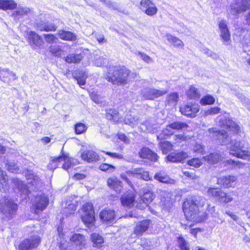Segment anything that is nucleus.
Here are the masks:
<instances>
[{"label": "nucleus", "mask_w": 250, "mask_h": 250, "mask_svg": "<svg viewBox=\"0 0 250 250\" xmlns=\"http://www.w3.org/2000/svg\"><path fill=\"white\" fill-rule=\"evenodd\" d=\"M221 190L218 188H210L208 189L207 194L208 197L216 198Z\"/></svg>", "instance_id": "nucleus-52"}, {"label": "nucleus", "mask_w": 250, "mask_h": 250, "mask_svg": "<svg viewBox=\"0 0 250 250\" xmlns=\"http://www.w3.org/2000/svg\"><path fill=\"white\" fill-rule=\"evenodd\" d=\"M221 109L218 107H211L206 112V115H213L220 112Z\"/></svg>", "instance_id": "nucleus-58"}, {"label": "nucleus", "mask_w": 250, "mask_h": 250, "mask_svg": "<svg viewBox=\"0 0 250 250\" xmlns=\"http://www.w3.org/2000/svg\"><path fill=\"white\" fill-rule=\"evenodd\" d=\"M142 158L147 159L152 161H156L158 159L157 154L147 147H143L139 152Z\"/></svg>", "instance_id": "nucleus-23"}, {"label": "nucleus", "mask_w": 250, "mask_h": 250, "mask_svg": "<svg viewBox=\"0 0 250 250\" xmlns=\"http://www.w3.org/2000/svg\"><path fill=\"white\" fill-rule=\"evenodd\" d=\"M219 125L222 127H227L235 133H238L240 130V127L229 118L221 119L219 121Z\"/></svg>", "instance_id": "nucleus-15"}, {"label": "nucleus", "mask_w": 250, "mask_h": 250, "mask_svg": "<svg viewBox=\"0 0 250 250\" xmlns=\"http://www.w3.org/2000/svg\"><path fill=\"white\" fill-rule=\"evenodd\" d=\"M237 177L235 176L228 175L221 177L218 179V183L225 188L233 187L235 185Z\"/></svg>", "instance_id": "nucleus-22"}, {"label": "nucleus", "mask_w": 250, "mask_h": 250, "mask_svg": "<svg viewBox=\"0 0 250 250\" xmlns=\"http://www.w3.org/2000/svg\"><path fill=\"white\" fill-rule=\"evenodd\" d=\"M31 209L34 211V213H38L47 207L49 199L44 193H42L35 196L31 201Z\"/></svg>", "instance_id": "nucleus-7"}, {"label": "nucleus", "mask_w": 250, "mask_h": 250, "mask_svg": "<svg viewBox=\"0 0 250 250\" xmlns=\"http://www.w3.org/2000/svg\"><path fill=\"white\" fill-rule=\"evenodd\" d=\"M250 8V0H238L230 5V9L228 12L229 15L234 16L241 12L246 11Z\"/></svg>", "instance_id": "nucleus-8"}, {"label": "nucleus", "mask_w": 250, "mask_h": 250, "mask_svg": "<svg viewBox=\"0 0 250 250\" xmlns=\"http://www.w3.org/2000/svg\"><path fill=\"white\" fill-rule=\"evenodd\" d=\"M205 161L208 163L214 164L222 161L224 158V154L219 153H211L208 155L204 157Z\"/></svg>", "instance_id": "nucleus-26"}, {"label": "nucleus", "mask_w": 250, "mask_h": 250, "mask_svg": "<svg viewBox=\"0 0 250 250\" xmlns=\"http://www.w3.org/2000/svg\"><path fill=\"white\" fill-rule=\"evenodd\" d=\"M63 158L61 156L53 158L50 163L48 165V167L50 169L54 170L58 167L60 163H61V160H62Z\"/></svg>", "instance_id": "nucleus-49"}, {"label": "nucleus", "mask_w": 250, "mask_h": 250, "mask_svg": "<svg viewBox=\"0 0 250 250\" xmlns=\"http://www.w3.org/2000/svg\"><path fill=\"white\" fill-rule=\"evenodd\" d=\"M15 74L8 69L0 67V78L4 82L15 79Z\"/></svg>", "instance_id": "nucleus-30"}, {"label": "nucleus", "mask_w": 250, "mask_h": 250, "mask_svg": "<svg viewBox=\"0 0 250 250\" xmlns=\"http://www.w3.org/2000/svg\"><path fill=\"white\" fill-rule=\"evenodd\" d=\"M150 223V222L149 220L139 222L134 228L133 233L132 234V237H133V235H136L137 237L142 236L147 230Z\"/></svg>", "instance_id": "nucleus-16"}, {"label": "nucleus", "mask_w": 250, "mask_h": 250, "mask_svg": "<svg viewBox=\"0 0 250 250\" xmlns=\"http://www.w3.org/2000/svg\"><path fill=\"white\" fill-rule=\"evenodd\" d=\"M163 85L164 87L160 89L150 87L145 88L142 90L141 94L144 99L153 100L165 95L168 92L169 85L167 82H163Z\"/></svg>", "instance_id": "nucleus-4"}, {"label": "nucleus", "mask_w": 250, "mask_h": 250, "mask_svg": "<svg viewBox=\"0 0 250 250\" xmlns=\"http://www.w3.org/2000/svg\"><path fill=\"white\" fill-rule=\"evenodd\" d=\"M74 129L76 134H81L86 132L87 126L83 123H77L74 126Z\"/></svg>", "instance_id": "nucleus-45"}, {"label": "nucleus", "mask_w": 250, "mask_h": 250, "mask_svg": "<svg viewBox=\"0 0 250 250\" xmlns=\"http://www.w3.org/2000/svg\"><path fill=\"white\" fill-rule=\"evenodd\" d=\"M199 105L197 104H187L180 108L182 114L190 117H194L199 111Z\"/></svg>", "instance_id": "nucleus-17"}, {"label": "nucleus", "mask_w": 250, "mask_h": 250, "mask_svg": "<svg viewBox=\"0 0 250 250\" xmlns=\"http://www.w3.org/2000/svg\"><path fill=\"white\" fill-rule=\"evenodd\" d=\"M121 201L123 206L132 207L135 202L134 193L132 191H127L121 197Z\"/></svg>", "instance_id": "nucleus-18"}, {"label": "nucleus", "mask_w": 250, "mask_h": 250, "mask_svg": "<svg viewBox=\"0 0 250 250\" xmlns=\"http://www.w3.org/2000/svg\"><path fill=\"white\" fill-rule=\"evenodd\" d=\"M166 37L167 40L175 47H183L184 45V43L181 40L169 34H167L166 35Z\"/></svg>", "instance_id": "nucleus-37"}, {"label": "nucleus", "mask_w": 250, "mask_h": 250, "mask_svg": "<svg viewBox=\"0 0 250 250\" xmlns=\"http://www.w3.org/2000/svg\"><path fill=\"white\" fill-rule=\"evenodd\" d=\"M40 238L38 236H33L25 239L21 242L18 250H31L38 247L40 243Z\"/></svg>", "instance_id": "nucleus-9"}, {"label": "nucleus", "mask_w": 250, "mask_h": 250, "mask_svg": "<svg viewBox=\"0 0 250 250\" xmlns=\"http://www.w3.org/2000/svg\"><path fill=\"white\" fill-rule=\"evenodd\" d=\"M26 179L28 180V183L32 185L33 186H37L39 184L40 179L33 173L29 172V174L26 175Z\"/></svg>", "instance_id": "nucleus-44"}, {"label": "nucleus", "mask_w": 250, "mask_h": 250, "mask_svg": "<svg viewBox=\"0 0 250 250\" xmlns=\"http://www.w3.org/2000/svg\"><path fill=\"white\" fill-rule=\"evenodd\" d=\"M64 208V213L67 215L74 213L77 208L76 205L73 203H69L67 207L65 206Z\"/></svg>", "instance_id": "nucleus-53"}, {"label": "nucleus", "mask_w": 250, "mask_h": 250, "mask_svg": "<svg viewBox=\"0 0 250 250\" xmlns=\"http://www.w3.org/2000/svg\"><path fill=\"white\" fill-rule=\"evenodd\" d=\"M237 96L243 102L247 108L249 110H250V101H249L248 99H246L245 97H243L241 94H238Z\"/></svg>", "instance_id": "nucleus-63"}, {"label": "nucleus", "mask_w": 250, "mask_h": 250, "mask_svg": "<svg viewBox=\"0 0 250 250\" xmlns=\"http://www.w3.org/2000/svg\"><path fill=\"white\" fill-rule=\"evenodd\" d=\"M187 96L190 99H198L200 95L198 89L193 86H191L187 92Z\"/></svg>", "instance_id": "nucleus-39"}, {"label": "nucleus", "mask_w": 250, "mask_h": 250, "mask_svg": "<svg viewBox=\"0 0 250 250\" xmlns=\"http://www.w3.org/2000/svg\"><path fill=\"white\" fill-rule=\"evenodd\" d=\"M61 157H62L61 162H63L62 168L64 169L68 170L72 167L78 164V161L72 158H69L67 154H62Z\"/></svg>", "instance_id": "nucleus-24"}, {"label": "nucleus", "mask_w": 250, "mask_h": 250, "mask_svg": "<svg viewBox=\"0 0 250 250\" xmlns=\"http://www.w3.org/2000/svg\"><path fill=\"white\" fill-rule=\"evenodd\" d=\"M94 247H100L104 242L103 238L98 233H93L91 236Z\"/></svg>", "instance_id": "nucleus-40"}, {"label": "nucleus", "mask_w": 250, "mask_h": 250, "mask_svg": "<svg viewBox=\"0 0 250 250\" xmlns=\"http://www.w3.org/2000/svg\"><path fill=\"white\" fill-rule=\"evenodd\" d=\"M73 76L80 86L85 85V80L87 76L84 71L83 70L76 71L73 73Z\"/></svg>", "instance_id": "nucleus-29"}, {"label": "nucleus", "mask_w": 250, "mask_h": 250, "mask_svg": "<svg viewBox=\"0 0 250 250\" xmlns=\"http://www.w3.org/2000/svg\"><path fill=\"white\" fill-rule=\"evenodd\" d=\"M100 217L104 222L112 223L115 221L116 215L114 210L105 208L100 212Z\"/></svg>", "instance_id": "nucleus-19"}, {"label": "nucleus", "mask_w": 250, "mask_h": 250, "mask_svg": "<svg viewBox=\"0 0 250 250\" xmlns=\"http://www.w3.org/2000/svg\"><path fill=\"white\" fill-rule=\"evenodd\" d=\"M81 219L86 226L92 225L95 221V213L93 205L90 203L84 204L82 207Z\"/></svg>", "instance_id": "nucleus-6"}, {"label": "nucleus", "mask_w": 250, "mask_h": 250, "mask_svg": "<svg viewBox=\"0 0 250 250\" xmlns=\"http://www.w3.org/2000/svg\"><path fill=\"white\" fill-rule=\"evenodd\" d=\"M82 158L88 162H95L99 160V156L93 150L84 151L81 154Z\"/></svg>", "instance_id": "nucleus-28"}, {"label": "nucleus", "mask_w": 250, "mask_h": 250, "mask_svg": "<svg viewBox=\"0 0 250 250\" xmlns=\"http://www.w3.org/2000/svg\"><path fill=\"white\" fill-rule=\"evenodd\" d=\"M17 209V205L12 200L9 199H4L3 202L0 204V210L2 213V218L4 220H9L16 212Z\"/></svg>", "instance_id": "nucleus-5"}, {"label": "nucleus", "mask_w": 250, "mask_h": 250, "mask_svg": "<svg viewBox=\"0 0 250 250\" xmlns=\"http://www.w3.org/2000/svg\"><path fill=\"white\" fill-rule=\"evenodd\" d=\"M178 98L179 96L178 93L173 92L167 95L166 102L167 104L172 106H175L177 104Z\"/></svg>", "instance_id": "nucleus-42"}, {"label": "nucleus", "mask_w": 250, "mask_h": 250, "mask_svg": "<svg viewBox=\"0 0 250 250\" xmlns=\"http://www.w3.org/2000/svg\"><path fill=\"white\" fill-rule=\"evenodd\" d=\"M225 165L231 166L232 168H242L244 167V164L239 161H234L231 159L227 160L224 162Z\"/></svg>", "instance_id": "nucleus-47"}, {"label": "nucleus", "mask_w": 250, "mask_h": 250, "mask_svg": "<svg viewBox=\"0 0 250 250\" xmlns=\"http://www.w3.org/2000/svg\"><path fill=\"white\" fill-rule=\"evenodd\" d=\"M135 54L139 56L141 59L147 63L153 62V60L145 53L138 52L137 54L136 53Z\"/></svg>", "instance_id": "nucleus-57"}, {"label": "nucleus", "mask_w": 250, "mask_h": 250, "mask_svg": "<svg viewBox=\"0 0 250 250\" xmlns=\"http://www.w3.org/2000/svg\"><path fill=\"white\" fill-rule=\"evenodd\" d=\"M233 200V197L226 193H224V195L223 196L221 200V203L228 204L231 202Z\"/></svg>", "instance_id": "nucleus-60"}, {"label": "nucleus", "mask_w": 250, "mask_h": 250, "mask_svg": "<svg viewBox=\"0 0 250 250\" xmlns=\"http://www.w3.org/2000/svg\"><path fill=\"white\" fill-rule=\"evenodd\" d=\"M27 42L33 49L40 47L43 44V41L41 36L34 31L27 33Z\"/></svg>", "instance_id": "nucleus-11"}, {"label": "nucleus", "mask_w": 250, "mask_h": 250, "mask_svg": "<svg viewBox=\"0 0 250 250\" xmlns=\"http://www.w3.org/2000/svg\"><path fill=\"white\" fill-rule=\"evenodd\" d=\"M99 168L107 173L113 172L115 170V167L113 166L107 164H103L101 165L99 167Z\"/></svg>", "instance_id": "nucleus-54"}, {"label": "nucleus", "mask_w": 250, "mask_h": 250, "mask_svg": "<svg viewBox=\"0 0 250 250\" xmlns=\"http://www.w3.org/2000/svg\"><path fill=\"white\" fill-rule=\"evenodd\" d=\"M194 207L185 202L183 204V211L185 215L188 220L192 222H200L205 218L204 213L200 211L199 209Z\"/></svg>", "instance_id": "nucleus-3"}, {"label": "nucleus", "mask_w": 250, "mask_h": 250, "mask_svg": "<svg viewBox=\"0 0 250 250\" xmlns=\"http://www.w3.org/2000/svg\"><path fill=\"white\" fill-rule=\"evenodd\" d=\"M37 27L41 31H54L57 29V26L53 23L43 21H40L37 23Z\"/></svg>", "instance_id": "nucleus-27"}, {"label": "nucleus", "mask_w": 250, "mask_h": 250, "mask_svg": "<svg viewBox=\"0 0 250 250\" xmlns=\"http://www.w3.org/2000/svg\"><path fill=\"white\" fill-rule=\"evenodd\" d=\"M70 240L72 245L77 250L82 249L85 245L84 236L81 234H74L70 238Z\"/></svg>", "instance_id": "nucleus-20"}, {"label": "nucleus", "mask_w": 250, "mask_h": 250, "mask_svg": "<svg viewBox=\"0 0 250 250\" xmlns=\"http://www.w3.org/2000/svg\"><path fill=\"white\" fill-rule=\"evenodd\" d=\"M129 74L128 69L125 67H110L106 79L114 84H125Z\"/></svg>", "instance_id": "nucleus-2"}, {"label": "nucleus", "mask_w": 250, "mask_h": 250, "mask_svg": "<svg viewBox=\"0 0 250 250\" xmlns=\"http://www.w3.org/2000/svg\"><path fill=\"white\" fill-rule=\"evenodd\" d=\"M82 56L80 54H70L64 58V60L68 63H78L81 61Z\"/></svg>", "instance_id": "nucleus-35"}, {"label": "nucleus", "mask_w": 250, "mask_h": 250, "mask_svg": "<svg viewBox=\"0 0 250 250\" xmlns=\"http://www.w3.org/2000/svg\"><path fill=\"white\" fill-rule=\"evenodd\" d=\"M9 189L8 177L0 169V190L6 192Z\"/></svg>", "instance_id": "nucleus-32"}, {"label": "nucleus", "mask_w": 250, "mask_h": 250, "mask_svg": "<svg viewBox=\"0 0 250 250\" xmlns=\"http://www.w3.org/2000/svg\"><path fill=\"white\" fill-rule=\"evenodd\" d=\"M141 9L148 16H153L157 12L155 4L150 0H142L140 2Z\"/></svg>", "instance_id": "nucleus-13"}, {"label": "nucleus", "mask_w": 250, "mask_h": 250, "mask_svg": "<svg viewBox=\"0 0 250 250\" xmlns=\"http://www.w3.org/2000/svg\"><path fill=\"white\" fill-rule=\"evenodd\" d=\"M141 129L143 131H146L148 132L153 133L156 130V127L147 124V123H146V124H142L141 126Z\"/></svg>", "instance_id": "nucleus-56"}, {"label": "nucleus", "mask_w": 250, "mask_h": 250, "mask_svg": "<svg viewBox=\"0 0 250 250\" xmlns=\"http://www.w3.org/2000/svg\"><path fill=\"white\" fill-rule=\"evenodd\" d=\"M171 128L174 131V130H178L186 128L188 127V125L184 123L181 122H175L169 124Z\"/></svg>", "instance_id": "nucleus-50"}, {"label": "nucleus", "mask_w": 250, "mask_h": 250, "mask_svg": "<svg viewBox=\"0 0 250 250\" xmlns=\"http://www.w3.org/2000/svg\"><path fill=\"white\" fill-rule=\"evenodd\" d=\"M209 136L213 139L218 140V143L227 145L230 155L250 161V149H244V143L242 141L233 139L230 140L227 133L223 130H219L215 127L208 130Z\"/></svg>", "instance_id": "nucleus-1"}, {"label": "nucleus", "mask_w": 250, "mask_h": 250, "mask_svg": "<svg viewBox=\"0 0 250 250\" xmlns=\"http://www.w3.org/2000/svg\"><path fill=\"white\" fill-rule=\"evenodd\" d=\"M58 35L62 40L73 41L76 40V36L70 31L62 30L59 31Z\"/></svg>", "instance_id": "nucleus-34"}, {"label": "nucleus", "mask_w": 250, "mask_h": 250, "mask_svg": "<svg viewBox=\"0 0 250 250\" xmlns=\"http://www.w3.org/2000/svg\"><path fill=\"white\" fill-rule=\"evenodd\" d=\"M188 157V154L184 152L173 153L167 156V160L173 163L181 162Z\"/></svg>", "instance_id": "nucleus-25"}, {"label": "nucleus", "mask_w": 250, "mask_h": 250, "mask_svg": "<svg viewBox=\"0 0 250 250\" xmlns=\"http://www.w3.org/2000/svg\"><path fill=\"white\" fill-rule=\"evenodd\" d=\"M121 184V182L117 178H109L107 180L108 186L117 193L120 192L122 189Z\"/></svg>", "instance_id": "nucleus-31"}, {"label": "nucleus", "mask_w": 250, "mask_h": 250, "mask_svg": "<svg viewBox=\"0 0 250 250\" xmlns=\"http://www.w3.org/2000/svg\"><path fill=\"white\" fill-rule=\"evenodd\" d=\"M160 147L164 154H167L171 150L172 145L168 141H164L160 142Z\"/></svg>", "instance_id": "nucleus-48"}, {"label": "nucleus", "mask_w": 250, "mask_h": 250, "mask_svg": "<svg viewBox=\"0 0 250 250\" xmlns=\"http://www.w3.org/2000/svg\"><path fill=\"white\" fill-rule=\"evenodd\" d=\"M49 51L54 56L57 57H61L64 51L60 46L57 45H51L49 47Z\"/></svg>", "instance_id": "nucleus-43"}, {"label": "nucleus", "mask_w": 250, "mask_h": 250, "mask_svg": "<svg viewBox=\"0 0 250 250\" xmlns=\"http://www.w3.org/2000/svg\"><path fill=\"white\" fill-rule=\"evenodd\" d=\"M188 164L195 167H199L202 165V162L199 158H192L188 161Z\"/></svg>", "instance_id": "nucleus-55"}, {"label": "nucleus", "mask_w": 250, "mask_h": 250, "mask_svg": "<svg viewBox=\"0 0 250 250\" xmlns=\"http://www.w3.org/2000/svg\"><path fill=\"white\" fill-rule=\"evenodd\" d=\"M138 120L139 118L138 116H132L131 115H127L126 117L125 118V124L131 126H134L138 124Z\"/></svg>", "instance_id": "nucleus-46"}, {"label": "nucleus", "mask_w": 250, "mask_h": 250, "mask_svg": "<svg viewBox=\"0 0 250 250\" xmlns=\"http://www.w3.org/2000/svg\"><path fill=\"white\" fill-rule=\"evenodd\" d=\"M141 199L144 203V205H137V207L140 209H143L147 207V204L150 203L154 199L155 195L153 192L147 188L144 187L140 191Z\"/></svg>", "instance_id": "nucleus-10"}, {"label": "nucleus", "mask_w": 250, "mask_h": 250, "mask_svg": "<svg viewBox=\"0 0 250 250\" xmlns=\"http://www.w3.org/2000/svg\"><path fill=\"white\" fill-rule=\"evenodd\" d=\"M154 179L162 183L174 184L175 180L170 178L167 175L162 174L156 173L154 176Z\"/></svg>", "instance_id": "nucleus-36"}, {"label": "nucleus", "mask_w": 250, "mask_h": 250, "mask_svg": "<svg viewBox=\"0 0 250 250\" xmlns=\"http://www.w3.org/2000/svg\"><path fill=\"white\" fill-rule=\"evenodd\" d=\"M174 131L171 128L170 125H168L162 130V132L157 136L158 139H163L167 138L169 136L174 133Z\"/></svg>", "instance_id": "nucleus-41"}, {"label": "nucleus", "mask_w": 250, "mask_h": 250, "mask_svg": "<svg viewBox=\"0 0 250 250\" xmlns=\"http://www.w3.org/2000/svg\"><path fill=\"white\" fill-rule=\"evenodd\" d=\"M17 3L13 0H0V9L13 10L16 8Z\"/></svg>", "instance_id": "nucleus-33"}, {"label": "nucleus", "mask_w": 250, "mask_h": 250, "mask_svg": "<svg viewBox=\"0 0 250 250\" xmlns=\"http://www.w3.org/2000/svg\"><path fill=\"white\" fill-rule=\"evenodd\" d=\"M32 10L29 7L19 5L13 11L12 16L16 21H19L24 16H27L31 13Z\"/></svg>", "instance_id": "nucleus-14"}, {"label": "nucleus", "mask_w": 250, "mask_h": 250, "mask_svg": "<svg viewBox=\"0 0 250 250\" xmlns=\"http://www.w3.org/2000/svg\"><path fill=\"white\" fill-rule=\"evenodd\" d=\"M46 42L48 43H53L56 42V38L52 34H47L44 35Z\"/></svg>", "instance_id": "nucleus-59"}, {"label": "nucleus", "mask_w": 250, "mask_h": 250, "mask_svg": "<svg viewBox=\"0 0 250 250\" xmlns=\"http://www.w3.org/2000/svg\"><path fill=\"white\" fill-rule=\"evenodd\" d=\"M219 28L220 31V37L225 45H228L230 42V34L228 29L226 22L222 20L219 23Z\"/></svg>", "instance_id": "nucleus-12"}, {"label": "nucleus", "mask_w": 250, "mask_h": 250, "mask_svg": "<svg viewBox=\"0 0 250 250\" xmlns=\"http://www.w3.org/2000/svg\"><path fill=\"white\" fill-rule=\"evenodd\" d=\"M215 101V98L211 95H208L204 96L200 100V103L202 105L212 104Z\"/></svg>", "instance_id": "nucleus-51"}, {"label": "nucleus", "mask_w": 250, "mask_h": 250, "mask_svg": "<svg viewBox=\"0 0 250 250\" xmlns=\"http://www.w3.org/2000/svg\"><path fill=\"white\" fill-rule=\"evenodd\" d=\"M106 62V59L103 57L96 58L95 60V64L97 66H102Z\"/></svg>", "instance_id": "nucleus-61"}, {"label": "nucleus", "mask_w": 250, "mask_h": 250, "mask_svg": "<svg viewBox=\"0 0 250 250\" xmlns=\"http://www.w3.org/2000/svg\"><path fill=\"white\" fill-rule=\"evenodd\" d=\"M195 152L203 154L204 152V146L200 144H196L193 147Z\"/></svg>", "instance_id": "nucleus-62"}, {"label": "nucleus", "mask_w": 250, "mask_h": 250, "mask_svg": "<svg viewBox=\"0 0 250 250\" xmlns=\"http://www.w3.org/2000/svg\"><path fill=\"white\" fill-rule=\"evenodd\" d=\"M13 182L14 184L15 188L21 191L22 193H26L27 192V186L26 184L19 179L15 178L13 179Z\"/></svg>", "instance_id": "nucleus-38"}, {"label": "nucleus", "mask_w": 250, "mask_h": 250, "mask_svg": "<svg viewBox=\"0 0 250 250\" xmlns=\"http://www.w3.org/2000/svg\"><path fill=\"white\" fill-rule=\"evenodd\" d=\"M8 169L9 171L13 173H18L19 168L16 164L9 165L8 166Z\"/></svg>", "instance_id": "nucleus-64"}, {"label": "nucleus", "mask_w": 250, "mask_h": 250, "mask_svg": "<svg viewBox=\"0 0 250 250\" xmlns=\"http://www.w3.org/2000/svg\"><path fill=\"white\" fill-rule=\"evenodd\" d=\"M185 202L199 209V207H202L205 205L206 199L201 196H194L187 199Z\"/></svg>", "instance_id": "nucleus-21"}]
</instances>
